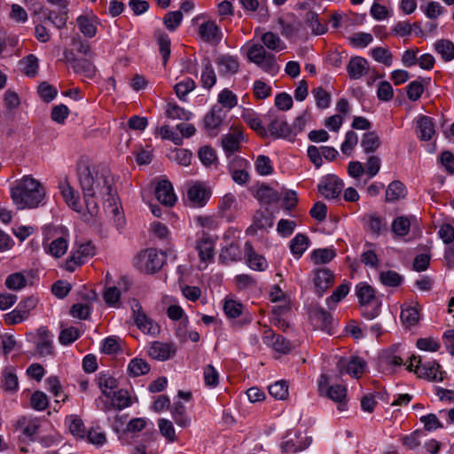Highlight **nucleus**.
<instances>
[{"label":"nucleus","instance_id":"f257e3e1","mask_svg":"<svg viewBox=\"0 0 454 454\" xmlns=\"http://www.w3.org/2000/svg\"><path fill=\"white\" fill-rule=\"evenodd\" d=\"M78 176L88 212L83 215L84 221H90L98 214V206L94 198L98 193L105 200L106 210L113 215L116 227L122 228L125 218L117 205V192L114 186V176L110 171L107 168H103L93 176L90 168L86 166L78 169Z\"/></svg>","mask_w":454,"mask_h":454},{"label":"nucleus","instance_id":"f03ea898","mask_svg":"<svg viewBox=\"0 0 454 454\" xmlns=\"http://www.w3.org/2000/svg\"><path fill=\"white\" fill-rule=\"evenodd\" d=\"M11 197L18 208H35L43 205L45 189L30 176L17 180L11 188Z\"/></svg>","mask_w":454,"mask_h":454},{"label":"nucleus","instance_id":"7ed1b4c3","mask_svg":"<svg viewBox=\"0 0 454 454\" xmlns=\"http://www.w3.org/2000/svg\"><path fill=\"white\" fill-rule=\"evenodd\" d=\"M165 261L164 252L156 248H148L136 256L134 264L141 272L153 274L161 269Z\"/></svg>","mask_w":454,"mask_h":454},{"label":"nucleus","instance_id":"20e7f679","mask_svg":"<svg viewBox=\"0 0 454 454\" xmlns=\"http://www.w3.org/2000/svg\"><path fill=\"white\" fill-rule=\"evenodd\" d=\"M407 370L414 372L419 378L427 379L432 381H442L443 380L442 372L439 370L440 365L435 361L422 362L420 356H411Z\"/></svg>","mask_w":454,"mask_h":454},{"label":"nucleus","instance_id":"39448f33","mask_svg":"<svg viewBox=\"0 0 454 454\" xmlns=\"http://www.w3.org/2000/svg\"><path fill=\"white\" fill-rule=\"evenodd\" d=\"M247 58L267 73H274L278 68L275 56L268 53L263 45H252L247 51Z\"/></svg>","mask_w":454,"mask_h":454},{"label":"nucleus","instance_id":"423d86ee","mask_svg":"<svg viewBox=\"0 0 454 454\" xmlns=\"http://www.w3.org/2000/svg\"><path fill=\"white\" fill-rule=\"evenodd\" d=\"M95 254V247L90 241L84 243L75 242L69 257L66 261L65 268L67 271L73 272L76 267L82 265L85 260Z\"/></svg>","mask_w":454,"mask_h":454},{"label":"nucleus","instance_id":"0eeeda50","mask_svg":"<svg viewBox=\"0 0 454 454\" xmlns=\"http://www.w3.org/2000/svg\"><path fill=\"white\" fill-rule=\"evenodd\" d=\"M37 299L35 296H28L17 305L11 312L4 315V322L8 325H14L27 320L30 312L36 307Z\"/></svg>","mask_w":454,"mask_h":454},{"label":"nucleus","instance_id":"6e6552de","mask_svg":"<svg viewBox=\"0 0 454 454\" xmlns=\"http://www.w3.org/2000/svg\"><path fill=\"white\" fill-rule=\"evenodd\" d=\"M268 123V133L270 134L274 138H283L288 141H294L295 138V131H294L291 126L287 123L284 116H274L269 114L265 116Z\"/></svg>","mask_w":454,"mask_h":454},{"label":"nucleus","instance_id":"1a4fd4ad","mask_svg":"<svg viewBox=\"0 0 454 454\" xmlns=\"http://www.w3.org/2000/svg\"><path fill=\"white\" fill-rule=\"evenodd\" d=\"M327 378L321 375L318 384V390L322 394L325 390L327 397L338 403V410L340 411L347 410L346 396L347 389L344 386L336 384L326 388Z\"/></svg>","mask_w":454,"mask_h":454},{"label":"nucleus","instance_id":"9d476101","mask_svg":"<svg viewBox=\"0 0 454 454\" xmlns=\"http://www.w3.org/2000/svg\"><path fill=\"white\" fill-rule=\"evenodd\" d=\"M334 274L327 268H318L313 270V284L316 294L322 297L333 285Z\"/></svg>","mask_w":454,"mask_h":454},{"label":"nucleus","instance_id":"9b49d317","mask_svg":"<svg viewBox=\"0 0 454 454\" xmlns=\"http://www.w3.org/2000/svg\"><path fill=\"white\" fill-rule=\"evenodd\" d=\"M344 186L343 181L335 175H328L318 184V191L325 199H336Z\"/></svg>","mask_w":454,"mask_h":454},{"label":"nucleus","instance_id":"f8f14e48","mask_svg":"<svg viewBox=\"0 0 454 454\" xmlns=\"http://www.w3.org/2000/svg\"><path fill=\"white\" fill-rule=\"evenodd\" d=\"M310 320L316 328L333 334V316L320 306L315 307L309 314Z\"/></svg>","mask_w":454,"mask_h":454},{"label":"nucleus","instance_id":"ddd939ff","mask_svg":"<svg viewBox=\"0 0 454 454\" xmlns=\"http://www.w3.org/2000/svg\"><path fill=\"white\" fill-rule=\"evenodd\" d=\"M365 365V362L358 356H352L348 361L341 357L337 363V369L340 375L347 373L355 378H359Z\"/></svg>","mask_w":454,"mask_h":454},{"label":"nucleus","instance_id":"4468645a","mask_svg":"<svg viewBox=\"0 0 454 454\" xmlns=\"http://www.w3.org/2000/svg\"><path fill=\"white\" fill-rule=\"evenodd\" d=\"M136 325L145 333L155 334L159 331L157 324L149 318L142 310L141 305L136 301L132 307Z\"/></svg>","mask_w":454,"mask_h":454},{"label":"nucleus","instance_id":"2eb2a0df","mask_svg":"<svg viewBox=\"0 0 454 454\" xmlns=\"http://www.w3.org/2000/svg\"><path fill=\"white\" fill-rule=\"evenodd\" d=\"M199 34L204 42L212 45H217L223 37L220 27L211 20H207L200 25Z\"/></svg>","mask_w":454,"mask_h":454},{"label":"nucleus","instance_id":"dca6fc26","mask_svg":"<svg viewBox=\"0 0 454 454\" xmlns=\"http://www.w3.org/2000/svg\"><path fill=\"white\" fill-rule=\"evenodd\" d=\"M196 249L201 262H210L215 256V239L203 232L197 241Z\"/></svg>","mask_w":454,"mask_h":454},{"label":"nucleus","instance_id":"f3484780","mask_svg":"<svg viewBox=\"0 0 454 454\" xmlns=\"http://www.w3.org/2000/svg\"><path fill=\"white\" fill-rule=\"evenodd\" d=\"M176 353V348L171 343L153 341L148 349V355L153 359L165 361L169 359Z\"/></svg>","mask_w":454,"mask_h":454},{"label":"nucleus","instance_id":"a211bd4d","mask_svg":"<svg viewBox=\"0 0 454 454\" xmlns=\"http://www.w3.org/2000/svg\"><path fill=\"white\" fill-rule=\"evenodd\" d=\"M187 198L194 207H203L210 198V192L201 184H194L187 189Z\"/></svg>","mask_w":454,"mask_h":454},{"label":"nucleus","instance_id":"6ab92c4d","mask_svg":"<svg viewBox=\"0 0 454 454\" xmlns=\"http://www.w3.org/2000/svg\"><path fill=\"white\" fill-rule=\"evenodd\" d=\"M155 196L159 202L165 206H173L176 202V195L171 183L161 180L155 187Z\"/></svg>","mask_w":454,"mask_h":454},{"label":"nucleus","instance_id":"aec40b11","mask_svg":"<svg viewBox=\"0 0 454 454\" xmlns=\"http://www.w3.org/2000/svg\"><path fill=\"white\" fill-rule=\"evenodd\" d=\"M245 258L249 268L262 271L267 268V262L262 255L258 254L250 242L245 243Z\"/></svg>","mask_w":454,"mask_h":454},{"label":"nucleus","instance_id":"412c9836","mask_svg":"<svg viewBox=\"0 0 454 454\" xmlns=\"http://www.w3.org/2000/svg\"><path fill=\"white\" fill-rule=\"evenodd\" d=\"M435 133L434 120L427 115H421L417 120V136L422 141L430 140Z\"/></svg>","mask_w":454,"mask_h":454},{"label":"nucleus","instance_id":"4be33fe9","mask_svg":"<svg viewBox=\"0 0 454 454\" xmlns=\"http://www.w3.org/2000/svg\"><path fill=\"white\" fill-rule=\"evenodd\" d=\"M60 193L66 203L74 211L81 212L79 195L67 181L59 184Z\"/></svg>","mask_w":454,"mask_h":454},{"label":"nucleus","instance_id":"5701e85b","mask_svg":"<svg viewBox=\"0 0 454 454\" xmlns=\"http://www.w3.org/2000/svg\"><path fill=\"white\" fill-rule=\"evenodd\" d=\"M368 69V62L363 57L351 58L348 66L347 71L351 79L361 78Z\"/></svg>","mask_w":454,"mask_h":454},{"label":"nucleus","instance_id":"b1692460","mask_svg":"<svg viewBox=\"0 0 454 454\" xmlns=\"http://www.w3.org/2000/svg\"><path fill=\"white\" fill-rule=\"evenodd\" d=\"M44 250L47 254L55 258L63 256L68 247V241L66 237H59L50 243H43Z\"/></svg>","mask_w":454,"mask_h":454},{"label":"nucleus","instance_id":"393cba45","mask_svg":"<svg viewBox=\"0 0 454 454\" xmlns=\"http://www.w3.org/2000/svg\"><path fill=\"white\" fill-rule=\"evenodd\" d=\"M356 294L360 306L378 301L374 289L365 282H361L356 286Z\"/></svg>","mask_w":454,"mask_h":454},{"label":"nucleus","instance_id":"a878e982","mask_svg":"<svg viewBox=\"0 0 454 454\" xmlns=\"http://www.w3.org/2000/svg\"><path fill=\"white\" fill-rule=\"evenodd\" d=\"M216 64L223 74H236L239 67L238 58L231 55L219 56Z\"/></svg>","mask_w":454,"mask_h":454},{"label":"nucleus","instance_id":"bb28decb","mask_svg":"<svg viewBox=\"0 0 454 454\" xmlns=\"http://www.w3.org/2000/svg\"><path fill=\"white\" fill-rule=\"evenodd\" d=\"M98 385L101 392L107 397H111L113 392L117 388L118 382L115 378L108 372H99L98 375Z\"/></svg>","mask_w":454,"mask_h":454},{"label":"nucleus","instance_id":"cd10ccee","mask_svg":"<svg viewBox=\"0 0 454 454\" xmlns=\"http://www.w3.org/2000/svg\"><path fill=\"white\" fill-rule=\"evenodd\" d=\"M435 51L445 62L454 59V43L448 39H440L434 44Z\"/></svg>","mask_w":454,"mask_h":454},{"label":"nucleus","instance_id":"c85d7f7f","mask_svg":"<svg viewBox=\"0 0 454 454\" xmlns=\"http://www.w3.org/2000/svg\"><path fill=\"white\" fill-rule=\"evenodd\" d=\"M223 111L219 106H214L204 118V125L207 129H217L223 121Z\"/></svg>","mask_w":454,"mask_h":454},{"label":"nucleus","instance_id":"c756f323","mask_svg":"<svg viewBox=\"0 0 454 454\" xmlns=\"http://www.w3.org/2000/svg\"><path fill=\"white\" fill-rule=\"evenodd\" d=\"M406 193V187L402 182L393 181L386 190V200L388 202L398 200L404 198Z\"/></svg>","mask_w":454,"mask_h":454},{"label":"nucleus","instance_id":"7c9ffc66","mask_svg":"<svg viewBox=\"0 0 454 454\" xmlns=\"http://www.w3.org/2000/svg\"><path fill=\"white\" fill-rule=\"evenodd\" d=\"M244 121L250 126L252 129L257 132L262 137L268 136L267 129L262 125V121L258 115L252 111H247L243 114Z\"/></svg>","mask_w":454,"mask_h":454},{"label":"nucleus","instance_id":"2f4dec72","mask_svg":"<svg viewBox=\"0 0 454 454\" xmlns=\"http://www.w3.org/2000/svg\"><path fill=\"white\" fill-rule=\"evenodd\" d=\"M200 82L202 86L206 89L212 88L216 82V74L208 59L203 60Z\"/></svg>","mask_w":454,"mask_h":454},{"label":"nucleus","instance_id":"473e14b6","mask_svg":"<svg viewBox=\"0 0 454 454\" xmlns=\"http://www.w3.org/2000/svg\"><path fill=\"white\" fill-rule=\"evenodd\" d=\"M155 38L159 45L160 53L162 56L163 65L166 66L170 57V38L165 32L160 30L155 32Z\"/></svg>","mask_w":454,"mask_h":454},{"label":"nucleus","instance_id":"72a5a7b5","mask_svg":"<svg viewBox=\"0 0 454 454\" xmlns=\"http://www.w3.org/2000/svg\"><path fill=\"white\" fill-rule=\"evenodd\" d=\"M150 364L144 359L135 357L128 364V372L132 377H139L150 372Z\"/></svg>","mask_w":454,"mask_h":454},{"label":"nucleus","instance_id":"f704fd0d","mask_svg":"<svg viewBox=\"0 0 454 454\" xmlns=\"http://www.w3.org/2000/svg\"><path fill=\"white\" fill-rule=\"evenodd\" d=\"M236 197L232 193L225 194L219 201L218 208L222 217L231 219L232 209L236 207Z\"/></svg>","mask_w":454,"mask_h":454},{"label":"nucleus","instance_id":"c9c22d12","mask_svg":"<svg viewBox=\"0 0 454 454\" xmlns=\"http://www.w3.org/2000/svg\"><path fill=\"white\" fill-rule=\"evenodd\" d=\"M430 82V78L427 80L422 77H419L417 80L410 82L406 87L407 97L411 101H417L420 98L421 95L424 92V84Z\"/></svg>","mask_w":454,"mask_h":454},{"label":"nucleus","instance_id":"e433bc0d","mask_svg":"<svg viewBox=\"0 0 454 454\" xmlns=\"http://www.w3.org/2000/svg\"><path fill=\"white\" fill-rule=\"evenodd\" d=\"M241 137V133H230L223 137L222 145L228 156L239 149Z\"/></svg>","mask_w":454,"mask_h":454},{"label":"nucleus","instance_id":"4c0bfd02","mask_svg":"<svg viewBox=\"0 0 454 454\" xmlns=\"http://www.w3.org/2000/svg\"><path fill=\"white\" fill-rule=\"evenodd\" d=\"M309 244V238L304 234H297L290 241V249L294 255L301 257Z\"/></svg>","mask_w":454,"mask_h":454},{"label":"nucleus","instance_id":"58836bf2","mask_svg":"<svg viewBox=\"0 0 454 454\" xmlns=\"http://www.w3.org/2000/svg\"><path fill=\"white\" fill-rule=\"evenodd\" d=\"M350 284L348 282H343L340 285L333 294L326 299V304L330 309H333L335 304L344 299L349 292Z\"/></svg>","mask_w":454,"mask_h":454},{"label":"nucleus","instance_id":"ea45409f","mask_svg":"<svg viewBox=\"0 0 454 454\" xmlns=\"http://www.w3.org/2000/svg\"><path fill=\"white\" fill-rule=\"evenodd\" d=\"M257 199L265 204L278 202L280 200V194L268 185H262L256 193Z\"/></svg>","mask_w":454,"mask_h":454},{"label":"nucleus","instance_id":"a19ab883","mask_svg":"<svg viewBox=\"0 0 454 454\" xmlns=\"http://www.w3.org/2000/svg\"><path fill=\"white\" fill-rule=\"evenodd\" d=\"M380 145L379 136L375 131L364 133L361 141V146L365 153L375 152Z\"/></svg>","mask_w":454,"mask_h":454},{"label":"nucleus","instance_id":"79ce46f5","mask_svg":"<svg viewBox=\"0 0 454 454\" xmlns=\"http://www.w3.org/2000/svg\"><path fill=\"white\" fill-rule=\"evenodd\" d=\"M411 219L415 220V217L399 216L396 217L392 223V231L397 235L403 237L408 234Z\"/></svg>","mask_w":454,"mask_h":454},{"label":"nucleus","instance_id":"37998d69","mask_svg":"<svg viewBox=\"0 0 454 454\" xmlns=\"http://www.w3.org/2000/svg\"><path fill=\"white\" fill-rule=\"evenodd\" d=\"M371 55L378 63H381L386 67H390L392 65L393 54L387 48L375 47L371 50Z\"/></svg>","mask_w":454,"mask_h":454},{"label":"nucleus","instance_id":"c03bdc74","mask_svg":"<svg viewBox=\"0 0 454 454\" xmlns=\"http://www.w3.org/2000/svg\"><path fill=\"white\" fill-rule=\"evenodd\" d=\"M273 225V216L267 211H257L254 215V223L250 228L263 230Z\"/></svg>","mask_w":454,"mask_h":454},{"label":"nucleus","instance_id":"a18cd8bd","mask_svg":"<svg viewBox=\"0 0 454 454\" xmlns=\"http://www.w3.org/2000/svg\"><path fill=\"white\" fill-rule=\"evenodd\" d=\"M336 256L333 248L315 249L311 254V259L315 264H325Z\"/></svg>","mask_w":454,"mask_h":454},{"label":"nucleus","instance_id":"49530a36","mask_svg":"<svg viewBox=\"0 0 454 454\" xmlns=\"http://www.w3.org/2000/svg\"><path fill=\"white\" fill-rule=\"evenodd\" d=\"M381 359L392 366H400L403 363V359L399 354V346H393L385 350L381 355Z\"/></svg>","mask_w":454,"mask_h":454},{"label":"nucleus","instance_id":"de8ad7c7","mask_svg":"<svg viewBox=\"0 0 454 454\" xmlns=\"http://www.w3.org/2000/svg\"><path fill=\"white\" fill-rule=\"evenodd\" d=\"M380 280L382 285L390 287L399 286L403 278L395 270H385L380 273Z\"/></svg>","mask_w":454,"mask_h":454},{"label":"nucleus","instance_id":"09e8293b","mask_svg":"<svg viewBox=\"0 0 454 454\" xmlns=\"http://www.w3.org/2000/svg\"><path fill=\"white\" fill-rule=\"evenodd\" d=\"M72 68L75 73L82 74L87 77H92L96 73V67L89 59H78Z\"/></svg>","mask_w":454,"mask_h":454},{"label":"nucleus","instance_id":"8fccbe9b","mask_svg":"<svg viewBox=\"0 0 454 454\" xmlns=\"http://www.w3.org/2000/svg\"><path fill=\"white\" fill-rule=\"evenodd\" d=\"M70 433L79 438L85 437V427L82 420L75 415L67 417Z\"/></svg>","mask_w":454,"mask_h":454},{"label":"nucleus","instance_id":"3c124183","mask_svg":"<svg viewBox=\"0 0 454 454\" xmlns=\"http://www.w3.org/2000/svg\"><path fill=\"white\" fill-rule=\"evenodd\" d=\"M20 64L22 66L23 72L29 77H34L38 70V59L34 54H29L23 58Z\"/></svg>","mask_w":454,"mask_h":454},{"label":"nucleus","instance_id":"603ef678","mask_svg":"<svg viewBox=\"0 0 454 454\" xmlns=\"http://www.w3.org/2000/svg\"><path fill=\"white\" fill-rule=\"evenodd\" d=\"M175 422L182 427H186L190 424V419L186 416L185 407L181 402L174 403V409L171 411Z\"/></svg>","mask_w":454,"mask_h":454},{"label":"nucleus","instance_id":"864d4df0","mask_svg":"<svg viewBox=\"0 0 454 454\" xmlns=\"http://www.w3.org/2000/svg\"><path fill=\"white\" fill-rule=\"evenodd\" d=\"M166 114L170 119H178L183 121H188L192 116V113L186 111L176 103L168 104Z\"/></svg>","mask_w":454,"mask_h":454},{"label":"nucleus","instance_id":"5fc2aeb1","mask_svg":"<svg viewBox=\"0 0 454 454\" xmlns=\"http://www.w3.org/2000/svg\"><path fill=\"white\" fill-rule=\"evenodd\" d=\"M305 21L311 27L313 33L316 35H323L327 31L326 26L318 20V15L316 12L309 10L305 15Z\"/></svg>","mask_w":454,"mask_h":454},{"label":"nucleus","instance_id":"6e6d98bb","mask_svg":"<svg viewBox=\"0 0 454 454\" xmlns=\"http://www.w3.org/2000/svg\"><path fill=\"white\" fill-rule=\"evenodd\" d=\"M400 317L404 325L407 326H413L419 320V313L416 307L408 306L404 309H402Z\"/></svg>","mask_w":454,"mask_h":454},{"label":"nucleus","instance_id":"4d7b16f0","mask_svg":"<svg viewBox=\"0 0 454 454\" xmlns=\"http://www.w3.org/2000/svg\"><path fill=\"white\" fill-rule=\"evenodd\" d=\"M278 24L280 26L281 34L286 38L295 35L301 27V22L300 20L287 22L284 19H279Z\"/></svg>","mask_w":454,"mask_h":454},{"label":"nucleus","instance_id":"13d9d810","mask_svg":"<svg viewBox=\"0 0 454 454\" xmlns=\"http://www.w3.org/2000/svg\"><path fill=\"white\" fill-rule=\"evenodd\" d=\"M76 23L80 31L87 37H93L97 34V27L93 22L86 16H79L76 19Z\"/></svg>","mask_w":454,"mask_h":454},{"label":"nucleus","instance_id":"bf43d9fd","mask_svg":"<svg viewBox=\"0 0 454 454\" xmlns=\"http://www.w3.org/2000/svg\"><path fill=\"white\" fill-rule=\"evenodd\" d=\"M261 40L263 46L267 47L269 50L278 51L284 48L281 46L283 43L279 36L272 32L264 33Z\"/></svg>","mask_w":454,"mask_h":454},{"label":"nucleus","instance_id":"052dcab7","mask_svg":"<svg viewBox=\"0 0 454 454\" xmlns=\"http://www.w3.org/2000/svg\"><path fill=\"white\" fill-rule=\"evenodd\" d=\"M182 20L183 13L181 11L168 12L163 18L164 25L171 32L175 31L180 26Z\"/></svg>","mask_w":454,"mask_h":454},{"label":"nucleus","instance_id":"680f3d73","mask_svg":"<svg viewBox=\"0 0 454 454\" xmlns=\"http://www.w3.org/2000/svg\"><path fill=\"white\" fill-rule=\"evenodd\" d=\"M174 89L178 98L185 100L187 94L195 89V82L192 78H186L176 83Z\"/></svg>","mask_w":454,"mask_h":454},{"label":"nucleus","instance_id":"e2e57ef3","mask_svg":"<svg viewBox=\"0 0 454 454\" xmlns=\"http://www.w3.org/2000/svg\"><path fill=\"white\" fill-rule=\"evenodd\" d=\"M270 395L278 400H285L288 396V385L286 381L280 380L269 387Z\"/></svg>","mask_w":454,"mask_h":454},{"label":"nucleus","instance_id":"0e129e2a","mask_svg":"<svg viewBox=\"0 0 454 454\" xmlns=\"http://www.w3.org/2000/svg\"><path fill=\"white\" fill-rule=\"evenodd\" d=\"M155 133L160 134L163 139L172 141L176 145H180L183 143L182 137H180L175 130H173L168 125L157 127L155 129Z\"/></svg>","mask_w":454,"mask_h":454},{"label":"nucleus","instance_id":"69168bd1","mask_svg":"<svg viewBox=\"0 0 454 454\" xmlns=\"http://www.w3.org/2000/svg\"><path fill=\"white\" fill-rule=\"evenodd\" d=\"M2 387L6 391H16L19 387L18 377L11 370H4L3 372Z\"/></svg>","mask_w":454,"mask_h":454},{"label":"nucleus","instance_id":"338daca9","mask_svg":"<svg viewBox=\"0 0 454 454\" xmlns=\"http://www.w3.org/2000/svg\"><path fill=\"white\" fill-rule=\"evenodd\" d=\"M358 143V137L353 130H349L346 133L345 139L340 145V150L343 154L350 155L352 150Z\"/></svg>","mask_w":454,"mask_h":454},{"label":"nucleus","instance_id":"774afa93","mask_svg":"<svg viewBox=\"0 0 454 454\" xmlns=\"http://www.w3.org/2000/svg\"><path fill=\"white\" fill-rule=\"evenodd\" d=\"M31 407L36 411H44L49 404L47 395L42 391H35L30 399Z\"/></svg>","mask_w":454,"mask_h":454}]
</instances>
